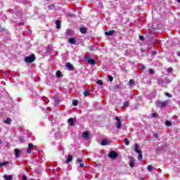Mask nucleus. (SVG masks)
Here are the masks:
<instances>
[{"instance_id": "obj_32", "label": "nucleus", "mask_w": 180, "mask_h": 180, "mask_svg": "<svg viewBox=\"0 0 180 180\" xmlns=\"http://www.w3.org/2000/svg\"><path fill=\"white\" fill-rule=\"evenodd\" d=\"M72 105H73L74 106H77V105H78V101L74 100V101H72Z\"/></svg>"}, {"instance_id": "obj_13", "label": "nucleus", "mask_w": 180, "mask_h": 180, "mask_svg": "<svg viewBox=\"0 0 180 180\" xmlns=\"http://www.w3.org/2000/svg\"><path fill=\"white\" fill-rule=\"evenodd\" d=\"M69 43L70 44H75L76 43L75 38L69 39Z\"/></svg>"}, {"instance_id": "obj_36", "label": "nucleus", "mask_w": 180, "mask_h": 180, "mask_svg": "<svg viewBox=\"0 0 180 180\" xmlns=\"http://www.w3.org/2000/svg\"><path fill=\"white\" fill-rule=\"evenodd\" d=\"M27 154H30V153H32V149H30V148H27Z\"/></svg>"}, {"instance_id": "obj_33", "label": "nucleus", "mask_w": 180, "mask_h": 180, "mask_svg": "<svg viewBox=\"0 0 180 180\" xmlns=\"http://www.w3.org/2000/svg\"><path fill=\"white\" fill-rule=\"evenodd\" d=\"M165 95L168 98H172V95H171L169 93H165Z\"/></svg>"}, {"instance_id": "obj_23", "label": "nucleus", "mask_w": 180, "mask_h": 180, "mask_svg": "<svg viewBox=\"0 0 180 180\" xmlns=\"http://www.w3.org/2000/svg\"><path fill=\"white\" fill-rule=\"evenodd\" d=\"M147 169L149 172H151V171H153V166H151V165H148Z\"/></svg>"}, {"instance_id": "obj_26", "label": "nucleus", "mask_w": 180, "mask_h": 180, "mask_svg": "<svg viewBox=\"0 0 180 180\" xmlns=\"http://www.w3.org/2000/svg\"><path fill=\"white\" fill-rule=\"evenodd\" d=\"M89 91L88 90H86L84 92V96H89Z\"/></svg>"}, {"instance_id": "obj_15", "label": "nucleus", "mask_w": 180, "mask_h": 180, "mask_svg": "<svg viewBox=\"0 0 180 180\" xmlns=\"http://www.w3.org/2000/svg\"><path fill=\"white\" fill-rule=\"evenodd\" d=\"M67 68H68L69 70H74V66H72V65L71 63H68L66 65Z\"/></svg>"}, {"instance_id": "obj_41", "label": "nucleus", "mask_w": 180, "mask_h": 180, "mask_svg": "<svg viewBox=\"0 0 180 180\" xmlns=\"http://www.w3.org/2000/svg\"><path fill=\"white\" fill-rule=\"evenodd\" d=\"M22 180H27V177H26V176H22Z\"/></svg>"}, {"instance_id": "obj_27", "label": "nucleus", "mask_w": 180, "mask_h": 180, "mask_svg": "<svg viewBox=\"0 0 180 180\" xmlns=\"http://www.w3.org/2000/svg\"><path fill=\"white\" fill-rule=\"evenodd\" d=\"M124 141L125 146H129V144H130V143L129 142V139H125Z\"/></svg>"}, {"instance_id": "obj_42", "label": "nucleus", "mask_w": 180, "mask_h": 180, "mask_svg": "<svg viewBox=\"0 0 180 180\" xmlns=\"http://www.w3.org/2000/svg\"><path fill=\"white\" fill-rule=\"evenodd\" d=\"M141 70H146V67L142 66V67H141Z\"/></svg>"}, {"instance_id": "obj_28", "label": "nucleus", "mask_w": 180, "mask_h": 180, "mask_svg": "<svg viewBox=\"0 0 180 180\" xmlns=\"http://www.w3.org/2000/svg\"><path fill=\"white\" fill-rule=\"evenodd\" d=\"M56 77H58V78H60L61 77V72L57 71L56 72Z\"/></svg>"}, {"instance_id": "obj_2", "label": "nucleus", "mask_w": 180, "mask_h": 180, "mask_svg": "<svg viewBox=\"0 0 180 180\" xmlns=\"http://www.w3.org/2000/svg\"><path fill=\"white\" fill-rule=\"evenodd\" d=\"M169 101H156L155 105L158 108H165L167 106Z\"/></svg>"}, {"instance_id": "obj_37", "label": "nucleus", "mask_w": 180, "mask_h": 180, "mask_svg": "<svg viewBox=\"0 0 180 180\" xmlns=\"http://www.w3.org/2000/svg\"><path fill=\"white\" fill-rule=\"evenodd\" d=\"M149 72H150V74H154V70H153V69H149Z\"/></svg>"}, {"instance_id": "obj_44", "label": "nucleus", "mask_w": 180, "mask_h": 180, "mask_svg": "<svg viewBox=\"0 0 180 180\" xmlns=\"http://www.w3.org/2000/svg\"><path fill=\"white\" fill-rule=\"evenodd\" d=\"M0 144H2V140L0 139Z\"/></svg>"}, {"instance_id": "obj_21", "label": "nucleus", "mask_w": 180, "mask_h": 180, "mask_svg": "<svg viewBox=\"0 0 180 180\" xmlns=\"http://www.w3.org/2000/svg\"><path fill=\"white\" fill-rule=\"evenodd\" d=\"M9 164V162L6 161L0 164V167H5V165H8Z\"/></svg>"}, {"instance_id": "obj_18", "label": "nucleus", "mask_w": 180, "mask_h": 180, "mask_svg": "<svg viewBox=\"0 0 180 180\" xmlns=\"http://www.w3.org/2000/svg\"><path fill=\"white\" fill-rule=\"evenodd\" d=\"M135 84L136 83L133 81V79L129 80V86H134Z\"/></svg>"}, {"instance_id": "obj_16", "label": "nucleus", "mask_w": 180, "mask_h": 180, "mask_svg": "<svg viewBox=\"0 0 180 180\" xmlns=\"http://www.w3.org/2000/svg\"><path fill=\"white\" fill-rule=\"evenodd\" d=\"M109 144V141H108V140H103L101 142V146H108Z\"/></svg>"}, {"instance_id": "obj_1", "label": "nucleus", "mask_w": 180, "mask_h": 180, "mask_svg": "<svg viewBox=\"0 0 180 180\" xmlns=\"http://www.w3.org/2000/svg\"><path fill=\"white\" fill-rule=\"evenodd\" d=\"M134 151L135 153L139 154L138 160H139V161H141V160H143V152H141V150L139 148V144L137 143L134 144Z\"/></svg>"}, {"instance_id": "obj_34", "label": "nucleus", "mask_w": 180, "mask_h": 180, "mask_svg": "<svg viewBox=\"0 0 180 180\" xmlns=\"http://www.w3.org/2000/svg\"><path fill=\"white\" fill-rule=\"evenodd\" d=\"M33 147H34L33 143L28 144V148H30L32 150V149H33Z\"/></svg>"}, {"instance_id": "obj_12", "label": "nucleus", "mask_w": 180, "mask_h": 180, "mask_svg": "<svg viewBox=\"0 0 180 180\" xmlns=\"http://www.w3.org/2000/svg\"><path fill=\"white\" fill-rule=\"evenodd\" d=\"M77 164H79L80 168H83V167H84V163H82V160L81 159H77Z\"/></svg>"}, {"instance_id": "obj_29", "label": "nucleus", "mask_w": 180, "mask_h": 180, "mask_svg": "<svg viewBox=\"0 0 180 180\" xmlns=\"http://www.w3.org/2000/svg\"><path fill=\"white\" fill-rule=\"evenodd\" d=\"M97 84L98 85H100L101 86H102V85H103V82H102V80H98L97 81Z\"/></svg>"}, {"instance_id": "obj_14", "label": "nucleus", "mask_w": 180, "mask_h": 180, "mask_svg": "<svg viewBox=\"0 0 180 180\" xmlns=\"http://www.w3.org/2000/svg\"><path fill=\"white\" fill-rule=\"evenodd\" d=\"M4 179L5 180H12V175H6V174H5L4 176Z\"/></svg>"}, {"instance_id": "obj_9", "label": "nucleus", "mask_w": 180, "mask_h": 180, "mask_svg": "<svg viewBox=\"0 0 180 180\" xmlns=\"http://www.w3.org/2000/svg\"><path fill=\"white\" fill-rule=\"evenodd\" d=\"M113 33H115V30L105 32V36H112V34H113Z\"/></svg>"}, {"instance_id": "obj_19", "label": "nucleus", "mask_w": 180, "mask_h": 180, "mask_svg": "<svg viewBox=\"0 0 180 180\" xmlns=\"http://www.w3.org/2000/svg\"><path fill=\"white\" fill-rule=\"evenodd\" d=\"M71 161H72V155H70L68 157L67 163L68 164V162H71Z\"/></svg>"}, {"instance_id": "obj_20", "label": "nucleus", "mask_w": 180, "mask_h": 180, "mask_svg": "<svg viewBox=\"0 0 180 180\" xmlns=\"http://www.w3.org/2000/svg\"><path fill=\"white\" fill-rule=\"evenodd\" d=\"M80 32H81L82 34L86 33V28H85V27H82V28H80Z\"/></svg>"}, {"instance_id": "obj_24", "label": "nucleus", "mask_w": 180, "mask_h": 180, "mask_svg": "<svg viewBox=\"0 0 180 180\" xmlns=\"http://www.w3.org/2000/svg\"><path fill=\"white\" fill-rule=\"evenodd\" d=\"M54 102L55 103H57L58 105V103H60V100L57 98V97H54Z\"/></svg>"}, {"instance_id": "obj_45", "label": "nucleus", "mask_w": 180, "mask_h": 180, "mask_svg": "<svg viewBox=\"0 0 180 180\" xmlns=\"http://www.w3.org/2000/svg\"><path fill=\"white\" fill-rule=\"evenodd\" d=\"M177 1L179 2V4H180V0H177Z\"/></svg>"}, {"instance_id": "obj_8", "label": "nucleus", "mask_w": 180, "mask_h": 180, "mask_svg": "<svg viewBox=\"0 0 180 180\" xmlns=\"http://www.w3.org/2000/svg\"><path fill=\"white\" fill-rule=\"evenodd\" d=\"M72 34H74V31L71 30H68L66 31V36H72Z\"/></svg>"}, {"instance_id": "obj_35", "label": "nucleus", "mask_w": 180, "mask_h": 180, "mask_svg": "<svg viewBox=\"0 0 180 180\" xmlns=\"http://www.w3.org/2000/svg\"><path fill=\"white\" fill-rule=\"evenodd\" d=\"M108 77L109 81H110V82H112V81H113V77H112V76L108 75Z\"/></svg>"}, {"instance_id": "obj_38", "label": "nucleus", "mask_w": 180, "mask_h": 180, "mask_svg": "<svg viewBox=\"0 0 180 180\" xmlns=\"http://www.w3.org/2000/svg\"><path fill=\"white\" fill-rule=\"evenodd\" d=\"M152 117H157V113H152Z\"/></svg>"}, {"instance_id": "obj_22", "label": "nucleus", "mask_w": 180, "mask_h": 180, "mask_svg": "<svg viewBox=\"0 0 180 180\" xmlns=\"http://www.w3.org/2000/svg\"><path fill=\"white\" fill-rule=\"evenodd\" d=\"M129 167H131V168H133L134 167V160H131L130 161Z\"/></svg>"}, {"instance_id": "obj_10", "label": "nucleus", "mask_w": 180, "mask_h": 180, "mask_svg": "<svg viewBox=\"0 0 180 180\" xmlns=\"http://www.w3.org/2000/svg\"><path fill=\"white\" fill-rule=\"evenodd\" d=\"M83 139H88L89 137V133L88 131H85L82 135Z\"/></svg>"}, {"instance_id": "obj_5", "label": "nucleus", "mask_w": 180, "mask_h": 180, "mask_svg": "<svg viewBox=\"0 0 180 180\" xmlns=\"http://www.w3.org/2000/svg\"><path fill=\"white\" fill-rule=\"evenodd\" d=\"M109 157H110V158H112V160H115V158H116V157H117V153H116V152H115V151H111L109 153Z\"/></svg>"}, {"instance_id": "obj_4", "label": "nucleus", "mask_w": 180, "mask_h": 180, "mask_svg": "<svg viewBox=\"0 0 180 180\" xmlns=\"http://www.w3.org/2000/svg\"><path fill=\"white\" fill-rule=\"evenodd\" d=\"M115 120H117V122L115 123L117 128L121 129V127H122V121L120 120V118H119V117H116Z\"/></svg>"}, {"instance_id": "obj_11", "label": "nucleus", "mask_w": 180, "mask_h": 180, "mask_svg": "<svg viewBox=\"0 0 180 180\" xmlns=\"http://www.w3.org/2000/svg\"><path fill=\"white\" fill-rule=\"evenodd\" d=\"M88 63L91 64V65H95V64H96V62L94 59H90L88 60Z\"/></svg>"}, {"instance_id": "obj_3", "label": "nucleus", "mask_w": 180, "mask_h": 180, "mask_svg": "<svg viewBox=\"0 0 180 180\" xmlns=\"http://www.w3.org/2000/svg\"><path fill=\"white\" fill-rule=\"evenodd\" d=\"M34 60H36V58H34V56L32 55L31 56H27L25 58V63H33V61H34Z\"/></svg>"}, {"instance_id": "obj_25", "label": "nucleus", "mask_w": 180, "mask_h": 180, "mask_svg": "<svg viewBox=\"0 0 180 180\" xmlns=\"http://www.w3.org/2000/svg\"><path fill=\"white\" fill-rule=\"evenodd\" d=\"M12 122V120H11V118H7L5 120V123H6L7 124H9V123H11Z\"/></svg>"}, {"instance_id": "obj_30", "label": "nucleus", "mask_w": 180, "mask_h": 180, "mask_svg": "<svg viewBox=\"0 0 180 180\" xmlns=\"http://www.w3.org/2000/svg\"><path fill=\"white\" fill-rule=\"evenodd\" d=\"M123 106L124 108H127V106H129V102L128 101H125L124 103H123Z\"/></svg>"}, {"instance_id": "obj_7", "label": "nucleus", "mask_w": 180, "mask_h": 180, "mask_svg": "<svg viewBox=\"0 0 180 180\" xmlns=\"http://www.w3.org/2000/svg\"><path fill=\"white\" fill-rule=\"evenodd\" d=\"M56 29H60V27H61V21H60L59 20H57L56 21Z\"/></svg>"}, {"instance_id": "obj_43", "label": "nucleus", "mask_w": 180, "mask_h": 180, "mask_svg": "<svg viewBox=\"0 0 180 180\" xmlns=\"http://www.w3.org/2000/svg\"><path fill=\"white\" fill-rule=\"evenodd\" d=\"M177 56H178L179 57H180V52H178V53H177Z\"/></svg>"}, {"instance_id": "obj_40", "label": "nucleus", "mask_w": 180, "mask_h": 180, "mask_svg": "<svg viewBox=\"0 0 180 180\" xmlns=\"http://www.w3.org/2000/svg\"><path fill=\"white\" fill-rule=\"evenodd\" d=\"M167 72H172V68L167 69Z\"/></svg>"}, {"instance_id": "obj_6", "label": "nucleus", "mask_w": 180, "mask_h": 180, "mask_svg": "<svg viewBox=\"0 0 180 180\" xmlns=\"http://www.w3.org/2000/svg\"><path fill=\"white\" fill-rule=\"evenodd\" d=\"M14 154L15 155V158H19V157L20 155V150L15 148L14 150Z\"/></svg>"}, {"instance_id": "obj_31", "label": "nucleus", "mask_w": 180, "mask_h": 180, "mask_svg": "<svg viewBox=\"0 0 180 180\" xmlns=\"http://www.w3.org/2000/svg\"><path fill=\"white\" fill-rule=\"evenodd\" d=\"M165 124H166V126L169 127V126H172V123H171V122H169V121H167L165 122Z\"/></svg>"}, {"instance_id": "obj_39", "label": "nucleus", "mask_w": 180, "mask_h": 180, "mask_svg": "<svg viewBox=\"0 0 180 180\" xmlns=\"http://www.w3.org/2000/svg\"><path fill=\"white\" fill-rule=\"evenodd\" d=\"M139 39H140V40H142V41L144 40V37H143V36H141V35L139 36Z\"/></svg>"}, {"instance_id": "obj_17", "label": "nucleus", "mask_w": 180, "mask_h": 180, "mask_svg": "<svg viewBox=\"0 0 180 180\" xmlns=\"http://www.w3.org/2000/svg\"><path fill=\"white\" fill-rule=\"evenodd\" d=\"M68 122L70 126H74V120L72 118H70Z\"/></svg>"}]
</instances>
